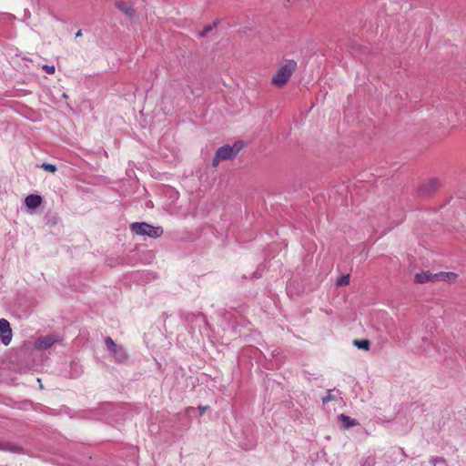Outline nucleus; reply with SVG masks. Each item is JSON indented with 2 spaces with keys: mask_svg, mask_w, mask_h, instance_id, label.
<instances>
[{
  "mask_svg": "<svg viewBox=\"0 0 466 466\" xmlns=\"http://www.w3.org/2000/svg\"><path fill=\"white\" fill-rule=\"evenodd\" d=\"M297 63L294 60H289L282 65L274 74L271 79V84L278 87L285 86L293 73L296 71Z\"/></svg>",
  "mask_w": 466,
  "mask_h": 466,
  "instance_id": "obj_1",
  "label": "nucleus"
},
{
  "mask_svg": "<svg viewBox=\"0 0 466 466\" xmlns=\"http://www.w3.org/2000/svg\"><path fill=\"white\" fill-rule=\"evenodd\" d=\"M131 230L141 236H148L150 238H159L163 234L161 227H153L146 222H134L130 226Z\"/></svg>",
  "mask_w": 466,
  "mask_h": 466,
  "instance_id": "obj_2",
  "label": "nucleus"
},
{
  "mask_svg": "<svg viewBox=\"0 0 466 466\" xmlns=\"http://www.w3.org/2000/svg\"><path fill=\"white\" fill-rule=\"evenodd\" d=\"M242 147L243 145L241 142H236L232 147L229 145H224L218 147L216 153L218 157H220L222 160H231L242 149Z\"/></svg>",
  "mask_w": 466,
  "mask_h": 466,
  "instance_id": "obj_3",
  "label": "nucleus"
},
{
  "mask_svg": "<svg viewBox=\"0 0 466 466\" xmlns=\"http://www.w3.org/2000/svg\"><path fill=\"white\" fill-rule=\"evenodd\" d=\"M107 350L114 355L116 361L124 362L127 359V354L122 347L117 346L115 341L107 337L105 339Z\"/></svg>",
  "mask_w": 466,
  "mask_h": 466,
  "instance_id": "obj_4",
  "label": "nucleus"
},
{
  "mask_svg": "<svg viewBox=\"0 0 466 466\" xmlns=\"http://www.w3.org/2000/svg\"><path fill=\"white\" fill-rule=\"evenodd\" d=\"M13 333L10 323L5 319H0V338L5 346H8L12 340Z\"/></svg>",
  "mask_w": 466,
  "mask_h": 466,
  "instance_id": "obj_5",
  "label": "nucleus"
},
{
  "mask_svg": "<svg viewBox=\"0 0 466 466\" xmlns=\"http://www.w3.org/2000/svg\"><path fill=\"white\" fill-rule=\"evenodd\" d=\"M56 341L57 339L53 336L40 337L35 342V348L38 350H46L54 345V343Z\"/></svg>",
  "mask_w": 466,
  "mask_h": 466,
  "instance_id": "obj_6",
  "label": "nucleus"
},
{
  "mask_svg": "<svg viewBox=\"0 0 466 466\" xmlns=\"http://www.w3.org/2000/svg\"><path fill=\"white\" fill-rule=\"evenodd\" d=\"M42 198L38 195H29L25 198V203L29 208H36L41 205Z\"/></svg>",
  "mask_w": 466,
  "mask_h": 466,
  "instance_id": "obj_7",
  "label": "nucleus"
},
{
  "mask_svg": "<svg viewBox=\"0 0 466 466\" xmlns=\"http://www.w3.org/2000/svg\"><path fill=\"white\" fill-rule=\"evenodd\" d=\"M339 420L341 421V423L345 429L359 425V421L357 420L352 419L344 414H340L339 416Z\"/></svg>",
  "mask_w": 466,
  "mask_h": 466,
  "instance_id": "obj_8",
  "label": "nucleus"
},
{
  "mask_svg": "<svg viewBox=\"0 0 466 466\" xmlns=\"http://www.w3.org/2000/svg\"><path fill=\"white\" fill-rule=\"evenodd\" d=\"M116 6L117 9L122 11L127 16H132L134 15V9L127 3L119 1L116 3Z\"/></svg>",
  "mask_w": 466,
  "mask_h": 466,
  "instance_id": "obj_9",
  "label": "nucleus"
},
{
  "mask_svg": "<svg viewBox=\"0 0 466 466\" xmlns=\"http://www.w3.org/2000/svg\"><path fill=\"white\" fill-rule=\"evenodd\" d=\"M353 344L358 349L364 350H369L370 346V342L368 339H361V340L355 339V340H353Z\"/></svg>",
  "mask_w": 466,
  "mask_h": 466,
  "instance_id": "obj_10",
  "label": "nucleus"
},
{
  "mask_svg": "<svg viewBox=\"0 0 466 466\" xmlns=\"http://www.w3.org/2000/svg\"><path fill=\"white\" fill-rule=\"evenodd\" d=\"M0 451H8L12 452H18L19 449L9 443L0 442Z\"/></svg>",
  "mask_w": 466,
  "mask_h": 466,
  "instance_id": "obj_11",
  "label": "nucleus"
},
{
  "mask_svg": "<svg viewBox=\"0 0 466 466\" xmlns=\"http://www.w3.org/2000/svg\"><path fill=\"white\" fill-rule=\"evenodd\" d=\"M40 167L43 168L44 170L51 172V173H55L56 171V167L50 163H43L40 166Z\"/></svg>",
  "mask_w": 466,
  "mask_h": 466,
  "instance_id": "obj_12",
  "label": "nucleus"
},
{
  "mask_svg": "<svg viewBox=\"0 0 466 466\" xmlns=\"http://www.w3.org/2000/svg\"><path fill=\"white\" fill-rule=\"evenodd\" d=\"M350 284V275H343L337 281V286H347Z\"/></svg>",
  "mask_w": 466,
  "mask_h": 466,
  "instance_id": "obj_13",
  "label": "nucleus"
},
{
  "mask_svg": "<svg viewBox=\"0 0 466 466\" xmlns=\"http://www.w3.org/2000/svg\"><path fill=\"white\" fill-rule=\"evenodd\" d=\"M43 69L47 73V74H54L55 73V66H47V65H45L43 66Z\"/></svg>",
  "mask_w": 466,
  "mask_h": 466,
  "instance_id": "obj_14",
  "label": "nucleus"
},
{
  "mask_svg": "<svg viewBox=\"0 0 466 466\" xmlns=\"http://www.w3.org/2000/svg\"><path fill=\"white\" fill-rule=\"evenodd\" d=\"M220 161H222V159L220 157H218L217 153H215V156H214V157L212 159V163H211L212 167H217Z\"/></svg>",
  "mask_w": 466,
  "mask_h": 466,
  "instance_id": "obj_15",
  "label": "nucleus"
},
{
  "mask_svg": "<svg viewBox=\"0 0 466 466\" xmlns=\"http://www.w3.org/2000/svg\"><path fill=\"white\" fill-rule=\"evenodd\" d=\"M334 400V397L332 396L331 391L329 390L328 395L323 398L322 401H323V403H326V402H328L329 400Z\"/></svg>",
  "mask_w": 466,
  "mask_h": 466,
  "instance_id": "obj_16",
  "label": "nucleus"
},
{
  "mask_svg": "<svg viewBox=\"0 0 466 466\" xmlns=\"http://www.w3.org/2000/svg\"><path fill=\"white\" fill-rule=\"evenodd\" d=\"M82 36V31L81 30H78L76 33V37H80Z\"/></svg>",
  "mask_w": 466,
  "mask_h": 466,
  "instance_id": "obj_17",
  "label": "nucleus"
},
{
  "mask_svg": "<svg viewBox=\"0 0 466 466\" xmlns=\"http://www.w3.org/2000/svg\"><path fill=\"white\" fill-rule=\"evenodd\" d=\"M203 410H206L208 409V407H203L201 408Z\"/></svg>",
  "mask_w": 466,
  "mask_h": 466,
  "instance_id": "obj_18",
  "label": "nucleus"
}]
</instances>
